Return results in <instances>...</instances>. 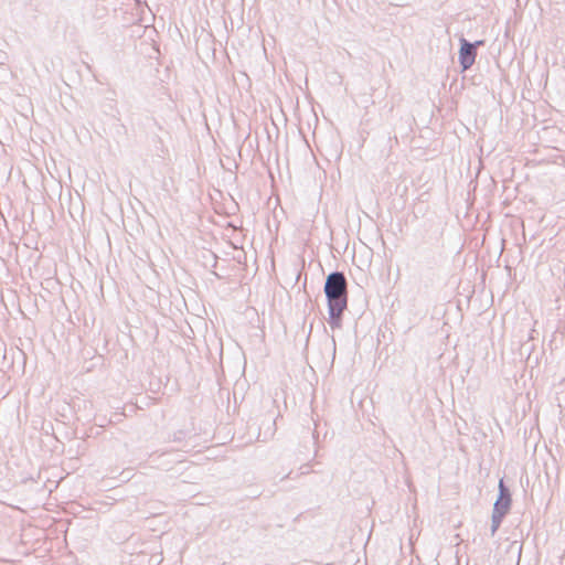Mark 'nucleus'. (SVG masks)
<instances>
[{"instance_id":"1","label":"nucleus","mask_w":565,"mask_h":565,"mask_svg":"<svg viewBox=\"0 0 565 565\" xmlns=\"http://www.w3.org/2000/svg\"><path fill=\"white\" fill-rule=\"evenodd\" d=\"M323 291L328 303L348 306V280L342 271L334 270L326 277Z\"/></svg>"},{"instance_id":"2","label":"nucleus","mask_w":565,"mask_h":565,"mask_svg":"<svg viewBox=\"0 0 565 565\" xmlns=\"http://www.w3.org/2000/svg\"><path fill=\"white\" fill-rule=\"evenodd\" d=\"M499 494L493 504L492 513L505 516L512 505V495L509 487L504 483L503 479H500L498 484Z\"/></svg>"},{"instance_id":"3","label":"nucleus","mask_w":565,"mask_h":565,"mask_svg":"<svg viewBox=\"0 0 565 565\" xmlns=\"http://www.w3.org/2000/svg\"><path fill=\"white\" fill-rule=\"evenodd\" d=\"M459 44V65L461 71L465 72L475 64L477 51L473 50L471 42L463 36H460Z\"/></svg>"},{"instance_id":"4","label":"nucleus","mask_w":565,"mask_h":565,"mask_svg":"<svg viewBox=\"0 0 565 565\" xmlns=\"http://www.w3.org/2000/svg\"><path fill=\"white\" fill-rule=\"evenodd\" d=\"M347 308L348 306L344 303H328V323L331 326L332 329H339L342 327V316Z\"/></svg>"},{"instance_id":"5","label":"nucleus","mask_w":565,"mask_h":565,"mask_svg":"<svg viewBox=\"0 0 565 565\" xmlns=\"http://www.w3.org/2000/svg\"><path fill=\"white\" fill-rule=\"evenodd\" d=\"M504 518L505 516L492 513V515H491V527H490L491 536L495 535V533L499 530V527H500V525H501V523H502Z\"/></svg>"},{"instance_id":"6","label":"nucleus","mask_w":565,"mask_h":565,"mask_svg":"<svg viewBox=\"0 0 565 565\" xmlns=\"http://www.w3.org/2000/svg\"><path fill=\"white\" fill-rule=\"evenodd\" d=\"M471 44H472L473 50L478 51L479 46H483L484 45V41L483 40H477L475 42H471Z\"/></svg>"},{"instance_id":"7","label":"nucleus","mask_w":565,"mask_h":565,"mask_svg":"<svg viewBox=\"0 0 565 565\" xmlns=\"http://www.w3.org/2000/svg\"><path fill=\"white\" fill-rule=\"evenodd\" d=\"M6 54L3 52H0V65H2L4 63V60H6Z\"/></svg>"}]
</instances>
